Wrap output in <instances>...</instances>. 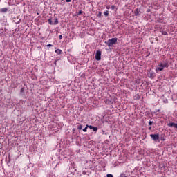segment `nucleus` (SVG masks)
I'll return each mask as SVG.
<instances>
[{"mask_svg": "<svg viewBox=\"0 0 177 177\" xmlns=\"http://www.w3.org/2000/svg\"><path fill=\"white\" fill-rule=\"evenodd\" d=\"M120 177H125V174H122L120 175Z\"/></svg>", "mask_w": 177, "mask_h": 177, "instance_id": "obj_24", "label": "nucleus"}, {"mask_svg": "<svg viewBox=\"0 0 177 177\" xmlns=\"http://www.w3.org/2000/svg\"><path fill=\"white\" fill-rule=\"evenodd\" d=\"M20 92H21V93H24V87L21 88Z\"/></svg>", "mask_w": 177, "mask_h": 177, "instance_id": "obj_16", "label": "nucleus"}, {"mask_svg": "<svg viewBox=\"0 0 177 177\" xmlns=\"http://www.w3.org/2000/svg\"><path fill=\"white\" fill-rule=\"evenodd\" d=\"M106 9H108V10H109V9H110V6H106Z\"/></svg>", "mask_w": 177, "mask_h": 177, "instance_id": "obj_25", "label": "nucleus"}, {"mask_svg": "<svg viewBox=\"0 0 177 177\" xmlns=\"http://www.w3.org/2000/svg\"><path fill=\"white\" fill-rule=\"evenodd\" d=\"M97 16H98V17H100V16H102V12H100L98 13Z\"/></svg>", "mask_w": 177, "mask_h": 177, "instance_id": "obj_20", "label": "nucleus"}, {"mask_svg": "<svg viewBox=\"0 0 177 177\" xmlns=\"http://www.w3.org/2000/svg\"><path fill=\"white\" fill-rule=\"evenodd\" d=\"M149 125H153V122L152 121H149Z\"/></svg>", "mask_w": 177, "mask_h": 177, "instance_id": "obj_22", "label": "nucleus"}, {"mask_svg": "<svg viewBox=\"0 0 177 177\" xmlns=\"http://www.w3.org/2000/svg\"><path fill=\"white\" fill-rule=\"evenodd\" d=\"M162 35H168V33L167 32H165V31H162Z\"/></svg>", "mask_w": 177, "mask_h": 177, "instance_id": "obj_14", "label": "nucleus"}, {"mask_svg": "<svg viewBox=\"0 0 177 177\" xmlns=\"http://www.w3.org/2000/svg\"><path fill=\"white\" fill-rule=\"evenodd\" d=\"M48 23H49L51 26L59 24V19L55 17L54 19L50 18L48 19Z\"/></svg>", "mask_w": 177, "mask_h": 177, "instance_id": "obj_4", "label": "nucleus"}, {"mask_svg": "<svg viewBox=\"0 0 177 177\" xmlns=\"http://www.w3.org/2000/svg\"><path fill=\"white\" fill-rule=\"evenodd\" d=\"M88 128H89L90 129H93V126H92V125L88 126Z\"/></svg>", "mask_w": 177, "mask_h": 177, "instance_id": "obj_18", "label": "nucleus"}, {"mask_svg": "<svg viewBox=\"0 0 177 177\" xmlns=\"http://www.w3.org/2000/svg\"><path fill=\"white\" fill-rule=\"evenodd\" d=\"M0 11L2 12V13H6V12H8V8H3L0 10Z\"/></svg>", "mask_w": 177, "mask_h": 177, "instance_id": "obj_10", "label": "nucleus"}, {"mask_svg": "<svg viewBox=\"0 0 177 177\" xmlns=\"http://www.w3.org/2000/svg\"><path fill=\"white\" fill-rule=\"evenodd\" d=\"M82 174H83V175H86L87 171H85V170H84V171H82Z\"/></svg>", "mask_w": 177, "mask_h": 177, "instance_id": "obj_19", "label": "nucleus"}, {"mask_svg": "<svg viewBox=\"0 0 177 177\" xmlns=\"http://www.w3.org/2000/svg\"><path fill=\"white\" fill-rule=\"evenodd\" d=\"M95 59L99 61L102 60V51L97 50L95 53Z\"/></svg>", "mask_w": 177, "mask_h": 177, "instance_id": "obj_5", "label": "nucleus"}, {"mask_svg": "<svg viewBox=\"0 0 177 177\" xmlns=\"http://www.w3.org/2000/svg\"><path fill=\"white\" fill-rule=\"evenodd\" d=\"M68 60L72 64H74V63H75V58L73 55H68Z\"/></svg>", "mask_w": 177, "mask_h": 177, "instance_id": "obj_7", "label": "nucleus"}, {"mask_svg": "<svg viewBox=\"0 0 177 177\" xmlns=\"http://www.w3.org/2000/svg\"><path fill=\"white\" fill-rule=\"evenodd\" d=\"M168 67H169V63L168 62V60H165L158 65L156 71V73H158V71H162L164 68H168Z\"/></svg>", "mask_w": 177, "mask_h": 177, "instance_id": "obj_1", "label": "nucleus"}, {"mask_svg": "<svg viewBox=\"0 0 177 177\" xmlns=\"http://www.w3.org/2000/svg\"><path fill=\"white\" fill-rule=\"evenodd\" d=\"M161 140H164V138H162Z\"/></svg>", "mask_w": 177, "mask_h": 177, "instance_id": "obj_29", "label": "nucleus"}, {"mask_svg": "<svg viewBox=\"0 0 177 177\" xmlns=\"http://www.w3.org/2000/svg\"><path fill=\"white\" fill-rule=\"evenodd\" d=\"M87 129H88V125H86V127L84 129H83V131L86 132Z\"/></svg>", "mask_w": 177, "mask_h": 177, "instance_id": "obj_15", "label": "nucleus"}, {"mask_svg": "<svg viewBox=\"0 0 177 177\" xmlns=\"http://www.w3.org/2000/svg\"><path fill=\"white\" fill-rule=\"evenodd\" d=\"M111 9L112 10H114V9H115V6H114V5L111 6Z\"/></svg>", "mask_w": 177, "mask_h": 177, "instance_id": "obj_17", "label": "nucleus"}, {"mask_svg": "<svg viewBox=\"0 0 177 177\" xmlns=\"http://www.w3.org/2000/svg\"><path fill=\"white\" fill-rule=\"evenodd\" d=\"M118 41V39L116 37H113L111 39H109L105 44L107 45V46H113V45H117V42Z\"/></svg>", "mask_w": 177, "mask_h": 177, "instance_id": "obj_2", "label": "nucleus"}, {"mask_svg": "<svg viewBox=\"0 0 177 177\" xmlns=\"http://www.w3.org/2000/svg\"><path fill=\"white\" fill-rule=\"evenodd\" d=\"M55 53H57V55H62L63 51L61 49H57L55 50Z\"/></svg>", "mask_w": 177, "mask_h": 177, "instance_id": "obj_8", "label": "nucleus"}, {"mask_svg": "<svg viewBox=\"0 0 177 177\" xmlns=\"http://www.w3.org/2000/svg\"><path fill=\"white\" fill-rule=\"evenodd\" d=\"M81 13H82V11H79V15H81Z\"/></svg>", "mask_w": 177, "mask_h": 177, "instance_id": "obj_27", "label": "nucleus"}, {"mask_svg": "<svg viewBox=\"0 0 177 177\" xmlns=\"http://www.w3.org/2000/svg\"><path fill=\"white\" fill-rule=\"evenodd\" d=\"M104 15L106 17H107L110 15V13H109L108 10H106L104 12Z\"/></svg>", "mask_w": 177, "mask_h": 177, "instance_id": "obj_11", "label": "nucleus"}, {"mask_svg": "<svg viewBox=\"0 0 177 177\" xmlns=\"http://www.w3.org/2000/svg\"><path fill=\"white\" fill-rule=\"evenodd\" d=\"M92 129H93V132H97V127H93V128Z\"/></svg>", "mask_w": 177, "mask_h": 177, "instance_id": "obj_12", "label": "nucleus"}, {"mask_svg": "<svg viewBox=\"0 0 177 177\" xmlns=\"http://www.w3.org/2000/svg\"><path fill=\"white\" fill-rule=\"evenodd\" d=\"M139 12H140V10H139V8H136L134 11L135 16H139Z\"/></svg>", "mask_w": 177, "mask_h": 177, "instance_id": "obj_9", "label": "nucleus"}, {"mask_svg": "<svg viewBox=\"0 0 177 177\" xmlns=\"http://www.w3.org/2000/svg\"><path fill=\"white\" fill-rule=\"evenodd\" d=\"M161 140H164V138H162Z\"/></svg>", "mask_w": 177, "mask_h": 177, "instance_id": "obj_30", "label": "nucleus"}, {"mask_svg": "<svg viewBox=\"0 0 177 177\" xmlns=\"http://www.w3.org/2000/svg\"><path fill=\"white\" fill-rule=\"evenodd\" d=\"M149 129H151V127H149Z\"/></svg>", "mask_w": 177, "mask_h": 177, "instance_id": "obj_28", "label": "nucleus"}, {"mask_svg": "<svg viewBox=\"0 0 177 177\" xmlns=\"http://www.w3.org/2000/svg\"><path fill=\"white\" fill-rule=\"evenodd\" d=\"M115 100H117V97H111L110 95L109 97H106L105 103H106V104H113V103H114V102H115Z\"/></svg>", "mask_w": 177, "mask_h": 177, "instance_id": "obj_3", "label": "nucleus"}, {"mask_svg": "<svg viewBox=\"0 0 177 177\" xmlns=\"http://www.w3.org/2000/svg\"><path fill=\"white\" fill-rule=\"evenodd\" d=\"M77 129H79V131H81V129H82V124H80V125L77 127Z\"/></svg>", "mask_w": 177, "mask_h": 177, "instance_id": "obj_13", "label": "nucleus"}, {"mask_svg": "<svg viewBox=\"0 0 177 177\" xmlns=\"http://www.w3.org/2000/svg\"><path fill=\"white\" fill-rule=\"evenodd\" d=\"M63 37H62V35H60L59 36V39H62Z\"/></svg>", "mask_w": 177, "mask_h": 177, "instance_id": "obj_23", "label": "nucleus"}, {"mask_svg": "<svg viewBox=\"0 0 177 177\" xmlns=\"http://www.w3.org/2000/svg\"><path fill=\"white\" fill-rule=\"evenodd\" d=\"M47 46H48V48H51L52 46H53V45H52V44H48Z\"/></svg>", "mask_w": 177, "mask_h": 177, "instance_id": "obj_21", "label": "nucleus"}, {"mask_svg": "<svg viewBox=\"0 0 177 177\" xmlns=\"http://www.w3.org/2000/svg\"><path fill=\"white\" fill-rule=\"evenodd\" d=\"M66 2H71V0H66Z\"/></svg>", "mask_w": 177, "mask_h": 177, "instance_id": "obj_26", "label": "nucleus"}, {"mask_svg": "<svg viewBox=\"0 0 177 177\" xmlns=\"http://www.w3.org/2000/svg\"><path fill=\"white\" fill-rule=\"evenodd\" d=\"M150 137L151 138L152 140H154L155 142H157V140H159L160 139L159 134H151Z\"/></svg>", "mask_w": 177, "mask_h": 177, "instance_id": "obj_6", "label": "nucleus"}]
</instances>
